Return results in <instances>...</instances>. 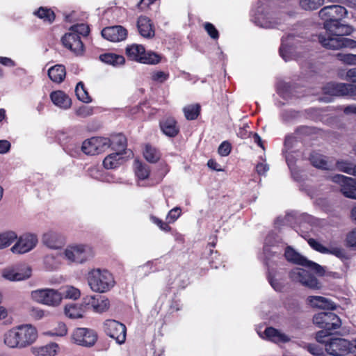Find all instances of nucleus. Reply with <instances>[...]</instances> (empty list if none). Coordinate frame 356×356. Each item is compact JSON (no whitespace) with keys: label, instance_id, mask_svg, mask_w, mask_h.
Here are the masks:
<instances>
[{"label":"nucleus","instance_id":"f257e3e1","mask_svg":"<svg viewBox=\"0 0 356 356\" xmlns=\"http://www.w3.org/2000/svg\"><path fill=\"white\" fill-rule=\"evenodd\" d=\"M347 10L341 6H327L318 12V16L324 20L323 26L326 32L317 35L318 42L327 49H339L341 48H355L356 41L344 38L352 33L351 26L343 24L341 19L346 17Z\"/></svg>","mask_w":356,"mask_h":356},{"label":"nucleus","instance_id":"f03ea898","mask_svg":"<svg viewBox=\"0 0 356 356\" xmlns=\"http://www.w3.org/2000/svg\"><path fill=\"white\" fill-rule=\"evenodd\" d=\"M300 37L289 34L287 37L282 38V43L279 49L280 56L285 60L292 59L300 62L303 79H309L312 77V62L310 60V40H299Z\"/></svg>","mask_w":356,"mask_h":356},{"label":"nucleus","instance_id":"7ed1b4c3","mask_svg":"<svg viewBox=\"0 0 356 356\" xmlns=\"http://www.w3.org/2000/svg\"><path fill=\"white\" fill-rule=\"evenodd\" d=\"M284 257L289 262L307 266L309 268L305 270L296 268L290 271L289 277L293 282H299L302 286L312 289V261L302 256L291 246L286 248Z\"/></svg>","mask_w":356,"mask_h":356},{"label":"nucleus","instance_id":"20e7f679","mask_svg":"<svg viewBox=\"0 0 356 356\" xmlns=\"http://www.w3.org/2000/svg\"><path fill=\"white\" fill-rule=\"evenodd\" d=\"M38 337L36 329L31 325H21L9 330L4 343L10 348H24L33 343Z\"/></svg>","mask_w":356,"mask_h":356},{"label":"nucleus","instance_id":"39448f33","mask_svg":"<svg viewBox=\"0 0 356 356\" xmlns=\"http://www.w3.org/2000/svg\"><path fill=\"white\" fill-rule=\"evenodd\" d=\"M313 324L322 328V330L316 332V341L318 342H324L326 341V338L336 332L335 330L341 327V321L334 313L321 312L313 315Z\"/></svg>","mask_w":356,"mask_h":356},{"label":"nucleus","instance_id":"423d86ee","mask_svg":"<svg viewBox=\"0 0 356 356\" xmlns=\"http://www.w3.org/2000/svg\"><path fill=\"white\" fill-rule=\"evenodd\" d=\"M87 279L90 289L100 293L110 291L115 283L113 275L105 269H92L88 273Z\"/></svg>","mask_w":356,"mask_h":356},{"label":"nucleus","instance_id":"0eeeda50","mask_svg":"<svg viewBox=\"0 0 356 356\" xmlns=\"http://www.w3.org/2000/svg\"><path fill=\"white\" fill-rule=\"evenodd\" d=\"M325 340L326 341L319 343L325 345V350L329 355L344 356L351 353L350 341L343 338H332L330 336Z\"/></svg>","mask_w":356,"mask_h":356},{"label":"nucleus","instance_id":"6e6552de","mask_svg":"<svg viewBox=\"0 0 356 356\" xmlns=\"http://www.w3.org/2000/svg\"><path fill=\"white\" fill-rule=\"evenodd\" d=\"M302 218H305V222H298L296 216V213H287L284 218L281 217H278L276 218L275 221V224L276 226L279 227L284 225H289L290 226H293L294 224L299 223L300 231L305 234H301L303 238L306 239L308 244L312 247V237H310L309 232L307 230H304L303 229H307V226H312L311 224V218L309 216L303 214Z\"/></svg>","mask_w":356,"mask_h":356},{"label":"nucleus","instance_id":"1a4fd4ad","mask_svg":"<svg viewBox=\"0 0 356 356\" xmlns=\"http://www.w3.org/2000/svg\"><path fill=\"white\" fill-rule=\"evenodd\" d=\"M31 298L39 303L49 306H57L63 299L61 293L53 289H42L33 291Z\"/></svg>","mask_w":356,"mask_h":356},{"label":"nucleus","instance_id":"9d476101","mask_svg":"<svg viewBox=\"0 0 356 356\" xmlns=\"http://www.w3.org/2000/svg\"><path fill=\"white\" fill-rule=\"evenodd\" d=\"M74 343L83 347H92L97 342L98 334L92 329L86 327L76 328L72 335Z\"/></svg>","mask_w":356,"mask_h":356},{"label":"nucleus","instance_id":"9b49d317","mask_svg":"<svg viewBox=\"0 0 356 356\" xmlns=\"http://www.w3.org/2000/svg\"><path fill=\"white\" fill-rule=\"evenodd\" d=\"M325 94L331 96H356V86L351 83L329 82L323 87Z\"/></svg>","mask_w":356,"mask_h":356},{"label":"nucleus","instance_id":"f8f14e48","mask_svg":"<svg viewBox=\"0 0 356 356\" xmlns=\"http://www.w3.org/2000/svg\"><path fill=\"white\" fill-rule=\"evenodd\" d=\"M104 330L107 336L114 339L119 344L126 341V326L118 321L113 319L106 320L104 323Z\"/></svg>","mask_w":356,"mask_h":356},{"label":"nucleus","instance_id":"ddd939ff","mask_svg":"<svg viewBox=\"0 0 356 356\" xmlns=\"http://www.w3.org/2000/svg\"><path fill=\"white\" fill-rule=\"evenodd\" d=\"M82 306L86 310L92 309L95 312L103 313L108 310L110 301L101 295L86 296L82 299Z\"/></svg>","mask_w":356,"mask_h":356},{"label":"nucleus","instance_id":"4468645a","mask_svg":"<svg viewBox=\"0 0 356 356\" xmlns=\"http://www.w3.org/2000/svg\"><path fill=\"white\" fill-rule=\"evenodd\" d=\"M333 182L339 184L342 194L351 199L356 200V179L342 175H335L332 177Z\"/></svg>","mask_w":356,"mask_h":356},{"label":"nucleus","instance_id":"2eb2a0df","mask_svg":"<svg viewBox=\"0 0 356 356\" xmlns=\"http://www.w3.org/2000/svg\"><path fill=\"white\" fill-rule=\"evenodd\" d=\"M269 18L270 12L268 5L264 1H258L256 9L253 10L252 21L260 27L273 28L272 22L268 20Z\"/></svg>","mask_w":356,"mask_h":356},{"label":"nucleus","instance_id":"dca6fc26","mask_svg":"<svg viewBox=\"0 0 356 356\" xmlns=\"http://www.w3.org/2000/svg\"><path fill=\"white\" fill-rule=\"evenodd\" d=\"M32 269L26 265L18 266L3 270V276L10 281H22L29 279L31 276Z\"/></svg>","mask_w":356,"mask_h":356},{"label":"nucleus","instance_id":"f3484780","mask_svg":"<svg viewBox=\"0 0 356 356\" xmlns=\"http://www.w3.org/2000/svg\"><path fill=\"white\" fill-rule=\"evenodd\" d=\"M37 236L32 234H25L21 236L17 242L12 247L14 253L23 254L31 250L37 244Z\"/></svg>","mask_w":356,"mask_h":356},{"label":"nucleus","instance_id":"a211bd4d","mask_svg":"<svg viewBox=\"0 0 356 356\" xmlns=\"http://www.w3.org/2000/svg\"><path fill=\"white\" fill-rule=\"evenodd\" d=\"M63 45L67 49L71 50L76 55H80L83 52V43L79 34L70 31L66 33L62 38Z\"/></svg>","mask_w":356,"mask_h":356},{"label":"nucleus","instance_id":"6ab92c4d","mask_svg":"<svg viewBox=\"0 0 356 356\" xmlns=\"http://www.w3.org/2000/svg\"><path fill=\"white\" fill-rule=\"evenodd\" d=\"M101 34L106 40L115 42L125 40L127 36V31L122 26H113L103 29Z\"/></svg>","mask_w":356,"mask_h":356},{"label":"nucleus","instance_id":"aec40b11","mask_svg":"<svg viewBox=\"0 0 356 356\" xmlns=\"http://www.w3.org/2000/svg\"><path fill=\"white\" fill-rule=\"evenodd\" d=\"M67 259L76 263H83L87 260L84 245H79L67 248L65 251Z\"/></svg>","mask_w":356,"mask_h":356},{"label":"nucleus","instance_id":"412c9836","mask_svg":"<svg viewBox=\"0 0 356 356\" xmlns=\"http://www.w3.org/2000/svg\"><path fill=\"white\" fill-rule=\"evenodd\" d=\"M137 27L140 34L146 38H152L154 36V29L149 18L140 16L137 21Z\"/></svg>","mask_w":356,"mask_h":356},{"label":"nucleus","instance_id":"4be33fe9","mask_svg":"<svg viewBox=\"0 0 356 356\" xmlns=\"http://www.w3.org/2000/svg\"><path fill=\"white\" fill-rule=\"evenodd\" d=\"M261 337L274 343H286L290 338L273 327H267Z\"/></svg>","mask_w":356,"mask_h":356},{"label":"nucleus","instance_id":"5701e85b","mask_svg":"<svg viewBox=\"0 0 356 356\" xmlns=\"http://www.w3.org/2000/svg\"><path fill=\"white\" fill-rule=\"evenodd\" d=\"M160 127L163 133L169 137H175L179 132L177 121L172 118L160 121Z\"/></svg>","mask_w":356,"mask_h":356},{"label":"nucleus","instance_id":"b1692460","mask_svg":"<svg viewBox=\"0 0 356 356\" xmlns=\"http://www.w3.org/2000/svg\"><path fill=\"white\" fill-rule=\"evenodd\" d=\"M50 98L55 105L64 109L70 108L72 105L71 99L61 90L52 92L50 94Z\"/></svg>","mask_w":356,"mask_h":356},{"label":"nucleus","instance_id":"393cba45","mask_svg":"<svg viewBox=\"0 0 356 356\" xmlns=\"http://www.w3.org/2000/svg\"><path fill=\"white\" fill-rule=\"evenodd\" d=\"M43 243L49 248L59 249L64 245L63 238L55 232L46 233L42 236Z\"/></svg>","mask_w":356,"mask_h":356},{"label":"nucleus","instance_id":"a878e982","mask_svg":"<svg viewBox=\"0 0 356 356\" xmlns=\"http://www.w3.org/2000/svg\"><path fill=\"white\" fill-rule=\"evenodd\" d=\"M292 176L299 184L300 191L305 193L307 196L311 195V181L306 177L303 172H293Z\"/></svg>","mask_w":356,"mask_h":356},{"label":"nucleus","instance_id":"bb28decb","mask_svg":"<svg viewBox=\"0 0 356 356\" xmlns=\"http://www.w3.org/2000/svg\"><path fill=\"white\" fill-rule=\"evenodd\" d=\"M123 152H115L108 155L103 161V165L106 169H114L124 162Z\"/></svg>","mask_w":356,"mask_h":356},{"label":"nucleus","instance_id":"cd10ccee","mask_svg":"<svg viewBox=\"0 0 356 356\" xmlns=\"http://www.w3.org/2000/svg\"><path fill=\"white\" fill-rule=\"evenodd\" d=\"M66 75L65 67L63 65H56L48 70L49 79L55 83H61Z\"/></svg>","mask_w":356,"mask_h":356},{"label":"nucleus","instance_id":"c85d7f7f","mask_svg":"<svg viewBox=\"0 0 356 356\" xmlns=\"http://www.w3.org/2000/svg\"><path fill=\"white\" fill-rule=\"evenodd\" d=\"M99 60L113 66H118L124 65L125 58L122 55H118L113 53H105L99 56Z\"/></svg>","mask_w":356,"mask_h":356},{"label":"nucleus","instance_id":"c756f323","mask_svg":"<svg viewBox=\"0 0 356 356\" xmlns=\"http://www.w3.org/2000/svg\"><path fill=\"white\" fill-rule=\"evenodd\" d=\"M58 346L56 343H50L44 346L34 347L33 353L38 356H54L57 353Z\"/></svg>","mask_w":356,"mask_h":356},{"label":"nucleus","instance_id":"7c9ffc66","mask_svg":"<svg viewBox=\"0 0 356 356\" xmlns=\"http://www.w3.org/2000/svg\"><path fill=\"white\" fill-rule=\"evenodd\" d=\"M294 134L298 141L302 143H309L312 140V127L299 126L294 130Z\"/></svg>","mask_w":356,"mask_h":356},{"label":"nucleus","instance_id":"2f4dec72","mask_svg":"<svg viewBox=\"0 0 356 356\" xmlns=\"http://www.w3.org/2000/svg\"><path fill=\"white\" fill-rule=\"evenodd\" d=\"M86 309L82 306V302L80 305L71 304L65 307V314L70 318H82Z\"/></svg>","mask_w":356,"mask_h":356},{"label":"nucleus","instance_id":"473e14b6","mask_svg":"<svg viewBox=\"0 0 356 356\" xmlns=\"http://www.w3.org/2000/svg\"><path fill=\"white\" fill-rule=\"evenodd\" d=\"M127 145L126 137L122 134H118L111 136L110 138V147L116 150L118 152H124Z\"/></svg>","mask_w":356,"mask_h":356},{"label":"nucleus","instance_id":"72a5a7b5","mask_svg":"<svg viewBox=\"0 0 356 356\" xmlns=\"http://www.w3.org/2000/svg\"><path fill=\"white\" fill-rule=\"evenodd\" d=\"M145 53V47L142 44H133L126 48L127 57L133 60L139 62V58L143 57Z\"/></svg>","mask_w":356,"mask_h":356},{"label":"nucleus","instance_id":"f704fd0d","mask_svg":"<svg viewBox=\"0 0 356 356\" xmlns=\"http://www.w3.org/2000/svg\"><path fill=\"white\" fill-rule=\"evenodd\" d=\"M314 307L333 310L336 308V305L334 302L327 298L313 296V308Z\"/></svg>","mask_w":356,"mask_h":356},{"label":"nucleus","instance_id":"c9c22d12","mask_svg":"<svg viewBox=\"0 0 356 356\" xmlns=\"http://www.w3.org/2000/svg\"><path fill=\"white\" fill-rule=\"evenodd\" d=\"M313 166L325 170H332L334 165L326 160V157L322 155L313 154Z\"/></svg>","mask_w":356,"mask_h":356},{"label":"nucleus","instance_id":"e433bc0d","mask_svg":"<svg viewBox=\"0 0 356 356\" xmlns=\"http://www.w3.org/2000/svg\"><path fill=\"white\" fill-rule=\"evenodd\" d=\"M34 14L39 18L43 19L44 22H47L49 24L53 23L56 17L55 13L51 9L44 7L39 8L34 12Z\"/></svg>","mask_w":356,"mask_h":356},{"label":"nucleus","instance_id":"4c0bfd02","mask_svg":"<svg viewBox=\"0 0 356 356\" xmlns=\"http://www.w3.org/2000/svg\"><path fill=\"white\" fill-rule=\"evenodd\" d=\"M161 56L153 51H146L143 54V57L139 58V63L149 65H156L161 62Z\"/></svg>","mask_w":356,"mask_h":356},{"label":"nucleus","instance_id":"58836bf2","mask_svg":"<svg viewBox=\"0 0 356 356\" xmlns=\"http://www.w3.org/2000/svg\"><path fill=\"white\" fill-rule=\"evenodd\" d=\"M144 157L149 163H156L161 157L159 152L150 145H146L144 152Z\"/></svg>","mask_w":356,"mask_h":356},{"label":"nucleus","instance_id":"ea45409f","mask_svg":"<svg viewBox=\"0 0 356 356\" xmlns=\"http://www.w3.org/2000/svg\"><path fill=\"white\" fill-rule=\"evenodd\" d=\"M135 173L137 177L141 180L149 177L150 170L149 165L143 163L139 161H135Z\"/></svg>","mask_w":356,"mask_h":356},{"label":"nucleus","instance_id":"a19ab883","mask_svg":"<svg viewBox=\"0 0 356 356\" xmlns=\"http://www.w3.org/2000/svg\"><path fill=\"white\" fill-rule=\"evenodd\" d=\"M75 94L77 99L82 102L89 103L92 102V99L90 97L87 90L86 89L83 82L80 81L76 84L75 88Z\"/></svg>","mask_w":356,"mask_h":356},{"label":"nucleus","instance_id":"79ce46f5","mask_svg":"<svg viewBox=\"0 0 356 356\" xmlns=\"http://www.w3.org/2000/svg\"><path fill=\"white\" fill-rule=\"evenodd\" d=\"M17 238V234L13 231L0 234V249L9 246Z\"/></svg>","mask_w":356,"mask_h":356},{"label":"nucleus","instance_id":"37998d69","mask_svg":"<svg viewBox=\"0 0 356 356\" xmlns=\"http://www.w3.org/2000/svg\"><path fill=\"white\" fill-rule=\"evenodd\" d=\"M93 137L86 140L81 146L83 152L88 155L99 154L98 147H97Z\"/></svg>","mask_w":356,"mask_h":356},{"label":"nucleus","instance_id":"c03bdc74","mask_svg":"<svg viewBox=\"0 0 356 356\" xmlns=\"http://www.w3.org/2000/svg\"><path fill=\"white\" fill-rule=\"evenodd\" d=\"M200 106L197 104L185 107L184 112L186 118L188 120L197 119L200 113Z\"/></svg>","mask_w":356,"mask_h":356},{"label":"nucleus","instance_id":"a18cd8bd","mask_svg":"<svg viewBox=\"0 0 356 356\" xmlns=\"http://www.w3.org/2000/svg\"><path fill=\"white\" fill-rule=\"evenodd\" d=\"M335 167L339 171L352 175L354 174L355 165L346 161H337Z\"/></svg>","mask_w":356,"mask_h":356},{"label":"nucleus","instance_id":"49530a36","mask_svg":"<svg viewBox=\"0 0 356 356\" xmlns=\"http://www.w3.org/2000/svg\"><path fill=\"white\" fill-rule=\"evenodd\" d=\"M335 273L326 270V267L313 261V275L334 277Z\"/></svg>","mask_w":356,"mask_h":356},{"label":"nucleus","instance_id":"de8ad7c7","mask_svg":"<svg viewBox=\"0 0 356 356\" xmlns=\"http://www.w3.org/2000/svg\"><path fill=\"white\" fill-rule=\"evenodd\" d=\"M298 141V140L294 134H287L284 140V149H282V154L291 150L294 147L295 143Z\"/></svg>","mask_w":356,"mask_h":356},{"label":"nucleus","instance_id":"09e8293b","mask_svg":"<svg viewBox=\"0 0 356 356\" xmlns=\"http://www.w3.org/2000/svg\"><path fill=\"white\" fill-rule=\"evenodd\" d=\"M70 31L79 34V36H87L90 33V28L85 24H77L70 27Z\"/></svg>","mask_w":356,"mask_h":356},{"label":"nucleus","instance_id":"8fccbe9b","mask_svg":"<svg viewBox=\"0 0 356 356\" xmlns=\"http://www.w3.org/2000/svg\"><path fill=\"white\" fill-rule=\"evenodd\" d=\"M204 30L213 40H218L220 37V33L215 26L210 22H205L203 25Z\"/></svg>","mask_w":356,"mask_h":356},{"label":"nucleus","instance_id":"3c124183","mask_svg":"<svg viewBox=\"0 0 356 356\" xmlns=\"http://www.w3.org/2000/svg\"><path fill=\"white\" fill-rule=\"evenodd\" d=\"M277 242V236L275 234H268L264 240V250L268 251V246L273 249H279Z\"/></svg>","mask_w":356,"mask_h":356},{"label":"nucleus","instance_id":"603ef678","mask_svg":"<svg viewBox=\"0 0 356 356\" xmlns=\"http://www.w3.org/2000/svg\"><path fill=\"white\" fill-rule=\"evenodd\" d=\"M95 140V144L98 147V153L100 154L104 151L105 149L110 147V138L103 137H93Z\"/></svg>","mask_w":356,"mask_h":356},{"label":"nucleus","instance_id":"864d4df0","mask_svg":"<svg viewBox=\"0 0 356 356\" xmlns=\"http://www.w3.org/2000/svg\"><path fill=\"white\" fill-rule=\"evenodd\" d=\"M298 116L297 112L292 110H284L280 113V118L283 122L288 123L296 119Z\"/></svg>","mask_w":356,"mask_h":356},{"label":"nucleus","instance_id":"5fc2aeb1","mask_svg":"<svg viewBox=\"0 0 356 356\" xmlns=\"http://www.w3.org/2000/svg\"><path fill=\"white\" fill-rule=\"evenodd\" d=\"M337 57L339 60H341L346 64H349V65L356 64V55L350 54H345L339 53L337 54Z\"/></svg>","mask_w":356,"mask_h":356},{"label":"nucleus","instance_id":"6e6d98bb","mask_svg":"<svg viewBox=\"0 0 356 356\" xmlns=\"http://www.w3.org/2000/svg\"><path fill=\"white\" fill-rule=\"evenodd\" d=\"M346 245L348 247L356 250V228L348 234L346 236Z\"/></svg>","mask_w":356,"mask_h":356},{"label":"nucleus","instance_id":"4d7b16f0","mask_svg":"<svg viewBox=\"0 0 356 356\" xmlns=\"http://www.w3.org/2000/svg\"><path fill=\"white\" fill-rule=\"evenodd\" d=\"M80 295V291L73 286L67 287L65 291V297L66 298L76 300L79 298Z\"/></svg>","mask_w":356,"mask_h":356},{"label":"nucleus","instance_id":"13d9d810","mask_svg":"<svg viewBox=\"0 0 356 356\" xmlns=\"http://www.w3.org/2000/svg\"><path fill=\"white\" fill-rule=\"evenodd\" d=\"M93 109L88 106H82L76 111V114L81 118H86L92 114Z\"/></svg>","mask_w":356,"mask_h":356},{"label":"nucleus","instance_id":"bf43d9fd","mask_svg":"<svg viewBox=\"0 0 356 356\" xmlns=\"http://www.w3.org/2000/svg\"><path fill=\"white\" fill-rule=\"evenodd\" d=\"M232 147L229 142H222L218 147V154L222 156H228L231 152Z\"/></svg>","mask_w":356,"mask_h":356},{"label":"nucleus","instance_id":"052dcab7","mask_svg":"<svg viewBox=\"0 0 356 356\" xmlns=\"http://www.w3.org/2000/svg\"><path fill=\"white\" fill-rule=\"evenodd\" d=\"M151 219L154 223L159 227V228L164 232H170L171 230V227L169 226L168 222H163L162 220L159 219L156 216H152Z\"/></svg>","mask_w":356,"mask_h":356},{"label":"nucleus","instance_id":"680f3d73","mask_svg":"<svg viewBox=\"0 0 356 356\" xmlns=\"http://www.w3.org/2000/svg\"><path fill=\"white\" fill-rule=\"evenodd\" d=\"M327 254H333L339 259L346 258V251L343 248L339 247L329 248Z\"/></svg>","mask_w":356,"mask_h":356},{"label":"nucleus","instance_id":"e2e57ef3","mask_svg":"<svg viewBox=\"0 0 356 356\" xmlns=\"http://www.w3.org/2000/svg\"><path fill=\"white\" fill-rule=\"evenodd\" d=\"M169 77V74L165 73L162 71H158L154 72L152 76V79L154 81H158L159 83H163Z\"/></svg>","mask_w":356,"mask_h":356},{"label":"nucleus","instance_id":"0e129e2a","mask_svg":"<svg viewBox=\"0 0 356 356\" xmlns=\"http://www.w3.org/2000/svg\"><path fill=\"white\" fill-rule=\"evenodd\" d=\"M180 215L181 209L179 207H175L171 209L167 216L168 223L174 222L179 217Z\"/></svg>","mask_w":356,"mask_h":356},{"label":"nucleus","instance_id":"69168bd1","mask_svg":"<svg viewBox=\"0 0 356 356\" xmlns=\"http://www.w3.org/2000/svg\"><path fill=\"white\" fill-rule=\"evenodd\" d=\"M268 251L264 250V247L263 248V252L264 254V263L266 266H268V261L271 257L275 256L277 253H278V249H273L272 247L268 246Z\"/></svg>","mask_w":356,"mask_h":356},{"label":"nucleus","instance_id":"338daca9","mask_svg":"<svg viewBox=\"0 0 356 356\" xmlns=\"http://www.w3.org/2000/svg\"><path fill=\"white\" fill-rule=\"evenodd\" d=\"M67 332V329L65 323H59L58 325V328H56V332H49L47 334L49 335H56L59 337L65 336Z\"/></svg>","mask_w":356,"mask_h":356},{"label":"nucleus","instance_id":"774afa93","mask_svg":"<svg viewBox=\"0 0 356 356\" xmlns=\"http://www.w3.org/2000/svg\"><path fill=\"white\" fill-rule=\"evenodd\" d=\"M268 282L271 286L276 291H282L284 289V284L280 282L277 279H275L273 277H271L270 275L268 277Z\"/></svg>","mask_w":356,"mask_h":356}]
</instances>
